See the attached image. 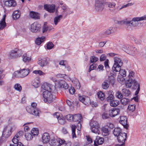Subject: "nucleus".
I'll use <instances>...</instances> for the list:
<instances>
[{
    "label": "nucleus",
    "mask_w": 146,
    "mask_h": 146,
    "mask_svg": "<svg viewBox=\"0 0 146 146\" xmlns=\"http://www.w3.org/2000/svg\"><path fill=\"white\" fill-rule=\"evenodd\" d=\"M36 103H32L31 106L26 107V110L28 113L36 116H38L40 111L38 108H36Z\"/></svg>",
    "instance_id": "f257e3e1"
},
{
    "label": "nucleus",
    "mask_w": 146,
    "mask_h": 146,
    "mask_svg": "<svg viewBox=\"0 0 146 146\" xmlns=\"http://www.w3.org/2000/svg\"><path fill=\"white\" fill-rule=\"evenodd\" d=\"M114 63L112 68L113 72H119L123 65V62L121 59L117 57L114 58Z\"/></svg>",
    "instance_id": "f03ea898"
},
{
    "label": "nucleus",
    "mask_w": 146,
    "mask_h": 146,
    "mask_svg": "<svg viewBox=\"0 0 146 146\" xmlns=\"http://www.w3.org/2000/svg\"><path fill=\"white\" fill-rule=\"evenodd\" d=\"M145 20H146V15L141 17H134L132 19V20L128 21L129 24L127 27L128 28L129 26H131L133 27L137 26L139 24L138 21Z\"/></svg>",
    "instance_id": "7ed1b4c3"
},
{
    "label": "nucleus",
    "mask_w": 146,
    "mask_h": 146,
    "mask_svg": "<svg viewBox=\"0 0 146 146\" xmlns=\"http://www.w3.org/2000/svg\"><path fill=\"white\" fill-rule=\"evenodd\" d=\"M30 72L28 68H24L15 72L14 76L16 77L23 78L27 76Z\"/></svg>",
    "instance_id": "20e7f679"
},
{
    "label": "nucleus",
    "mask_w": 146,
    "mask_h": 146,
    "mask_svg": "<svg viewBox=\"0 0 146 146\" xmlns=\"http://www.w3.org/2000/svg\"><path fill=\"white\" fill-rule=\"evenodd\" d=\"M90 129L92 132L99 134L100 128L99 123L96 121H92L90 123Z\"/></svg>",
    "instance_id": "39448f33"
},
{
    "label": "nucleus",
    "mask_w": 146,
    "mask_h": 146,
    "mask_svg": "<svg viewBox=\"0 0 146 146\" xmlns=\"http://www.w3.org/2000/svg\"><path fill=\"white\" fill-rule=\"evenodd\" d=\"M51 91H43V96L44 101L45 102L50 103L52 102V95L51 93Z\"/></svg>",
    "instance_id": "423d86ee"
},
{
    "label": "nucleus",
    "mask_w": 146,
    "mask_h": 146,
    "mask_svg": "<svg viewBox=\"0 0 146 146\" xmlns=\"http://www.w3.org/2000/svg\"><path fill=\"white\" fill-rule=\"evenodd\" d=\"M22 54V52L21 50L15 48L11 51L9 56L11 58H17L20 57Z\"/></svg>",
    "instance_id": "0eeeda50"
},
{
    "label": "nucleus",
    "mask_w": 146,
    "mask_h": 146,
    "mask_svg": "<svg viewBox=\"0 0 146 146\" xmlns=\"http://www.w3.org/2000/svg\"><path fill=\"white\" fill-rule=\"evenodd\" d=\"M127 136V133L123 132L117 137L118 141L121 143L118 145L119 146H125L124 143L126 139Z\"/></svg>",
    "instance_id": "6e6552de"
},
{
    "label": "nucleus",
    "mask_w": 146,
    "mask_h": 146,
    "mask_svg": "<svg viewBox=\"0 0 146 146\" xmlns=\"http://www.w3.org/2000/svg\"><path fill=\"white\" fill-rule=\"evenodd\" d=\"M105 0H95V8L98 11H101L104 7V3Z\"/></svg>",
    "instance_id": "1a4fd4ad"
},
{
    "label": "nucleus",
    "mask_w": 146,
    "mask_h": 146,
    "mask_svg": "<svg viewBox=\"0 0 146 146\" xmlns=\"http://www.w3.org/2000/svg\"><path fill=\"white\" fill-rule=\"evenodd\" d=\"M62 10V14L63 16L66 17L67 15L73 13V11H70V9L65 4L63 5L61 7Z\"/></svg>",
    "instance_id": "9d476101"
},
{
    "label": "nucleus",
    "mask_w": 146,
    "mask_h": 146,
    "mask_svg": "<svg viewBox=\"0 0 146 146\" xmlns=\"http://www.w3.org/2000/svg\"><path fill=\"white\" fill-rule=\"evenodd\" d=\"M12 128L9 126L5 127L3 131V137L5 138H8L11 133V130Z\"/></svg>",
    "instance_id": "9b49d317"
},
{
    "label": "nucleus",
    "mask_w": 146,
    "mask_h": 146,
    "mask_svg": "<svg viewBox=\"0 0 146 146\" xmlns=\"http://www.w3.org/2000/svg\"><path fill=\"white\" fill-rule=\"evenodd\" d=\"M40 25L37 22H35L31 25V30L33 33H37L40 31Z\"/></svg>",
    "instance_id": "f8f14e48"
},
{
    "label": "nucleus",
    "mask_w": 146,
    "mask_h": 146,
    "mask_svg": "<svg viewBox=\"0 0 146 146\" xmlns=\"http://www.w3.org/2000/svg\"><path fill=\"white\" fill-rule=\"evenodd\" d=\"M119 122L126 129H128L129 125L128 123L127 122V118L125 116H121Z\"/></svg>",
    "instance_id": "ddd939ff"
},
{
    "label": "nucleus",
    "mask_w": 146,
    "mask_h": 146,
    "mask_svg": "<svg viewBox=\"0 0 146 146\" xmlns=\"http://www.w3.org/2000/svg\"><path fill=\"white\" fill-rule=\"evenodd\" d=\"M118 72H119V73L120 74L121 76H118L117 77V79L118 81L120 83L123 82L125 80V79L123 77H125L126 76V71L124 70H121V69Z\"/></svg>",
    "instance_id": "4468645a"
},
{
    "label": "nucleus",
    "mask_w": 146,
    "mask_h": 146,
    "mask_svg": "<svg viewBox=\"0 0 146 146\" xmlns=\"http://www.w3.org/2000/svg\"><path fill=\"white\" fill-rule=\"evenodd\" d=\"M44 9L50 13L54 12L55 5H48L45 4L44 6Z\"/></svg>",
    "instance_id": "2eb2a0df"
},
{
    "label": "nucleus",
    "mask_w": 146,
    "mask_h": 146,
    "mask_svg": "<svg viewBox=\"0 0 146 146\" xmlns=\"http://www.w3.org/2000/svg\"><path fill=\"white\" fill-rule=\"evenodd\" d=\"M120 109L119 108H113L109 111L110 116L114 117L119 114Z\"/></svg>",
    "instance_id": "dca6fc26"
},
{
    "label": "nucleus",
    "mask_w": 146,
    "mask_h": 146,
    "mask_svg": "<svg viewBox=\"0 0 146 146\" xmlns=\"http://www.w3.org/2000/svg\"><path fill=\"white\" fill-rule=\"evenodd\" d=\"M4 4L7 7H13L16 5V3L14 0H4Z\"/></svg>",
    "instance_id": "f3484780"
},
{
    "label": "nucleus",
    "mask_w": 146,
    "mask_h": 146,
    "mask_svg": "<svg viewBox=\"0 0 146 146\" xmlns=\"http://www.w3.org/2000/svg\"><path fill=\"white\" fill-rule=\"evenodd\" d=\"M50 139V137L49 133H45L43 134L42 137V141L44 143H48Z\"/></svg>",
    "instance_id": "a211bd4d"
},
{
    "label": "nucleus",
    "mask_w": 146,
    "mask_h": 146,
    "mask_svg": "<svg viewBox=\"0 0 146 146\" xmlns=\"http://www.w3.org/2000/svg\"><path fill=\"white\" fill-rule=\"evenodd\" d=\"M133 88L135 89H137L135 93V95L137 96L139 93L140 90V85L139 83L135 80L133 81Z\"/></svg>",
    "instance_id": "6ab92c4d"
},
{
    "label": "nucleus",
    "mask_w": 146,
    "mask_h": 146,
    "mask_svg": "<svg viewBox=\"0 0 146 146\" xmlns=\"http://www.w3.org/2000/svg\"><path fill=\"white\" fill-rule=\"evenodd\" d=\"M104 139L99 136H97L94 141V146H98V145H102L104 143Z\"/></svg>",
    "instance_id": "aec40b11"
},
{
    "label": "nucleus",
    "mask_w": 146,
    "mask_h": 146,
    "mask_svg": "<svg viewBox=\"0 0 146 146\" xmlns=\"http://www.w3.org/2000/svg\"><path fill=\"white\" fill-rule=\"evenodd\" d=\"M29 16L31 18L35 20L39 19L40 17V15L39 13L33 11L30 12Z\"/></svg>",
    "instance_id": "412c9836"
},
{
    "label": "nucleus",
    "mask_w": 146,
    "mask_h": 146,
    "mask_svg": "<svg viewBox=\"0 0 146 146\" xmlns=\"http://www.w3.org/2000/svg\"><path fill=\"white\" fill-rule=\"evenodd\" d=\"M60 87L66 90L68 88V85L66 82L64 80H61L59 81L58 82Z\"/></svg>",
    "instance_id": "4be33fe9"
},
{
    "label": "nucleus",
    "mask_w": 146,
    "mask_h": 146,
    "mask_svg": "<svg viewBox=\"0 0 146 146\" xmlns=\"http://www.w3.org/2000/svg\"><path fill=\"white\" fill-rule=\"evenodd\" d=\"M47 63V59L46 58L38 59V64L41 66L43 67L46 66Z\"/></svg>",
    "instance_id": "5701e85b"
},
{
    "label": "nucleus",
    "mask_w": 146,
    "mask_h": 146,
    "mask_svg": "<svg viewBox=\"0 0 146 146\" xmlns=\"http://www.w3.org/2000/svg\"><path fill=\"white\" fill-rule=\"evenodd\" d=\"M106 5H108L109 8V9L110 11L114 12L115 10V6L116 4L115 3L109 2L107 3Z\"/></svg>",
    "instance_id": "b1692460"
},
{
    "label": "nucleus",
    "mask_w": 146,
    "mask_h": 146,
    "mask_svg": "<svg viewBox=\"0 0 146 146\" xmlns=\"http://www.w3.org/2000/svg\"><path fill=\"white\" fill-rule=\"evenodd\" d=\"M41 88L42 89L45 91H51L50 85L49 84L47 83H44L42 86Z\"/></svg>",
    "instance_id": "393cba45"
},
{
    "label": "nucleus",
    "mask_w": 146,
    "mask_h": 146,
    "mask_svg": "<svg viewBox=\"0 0 146 146\" xmlns=\"http://www.w3.org/2000/svg\"><path fill=\"white\" fill-rule=\"evenodd\" d=\"M82 117L80 114H76L74 115L73 121L78 122V124L82 121Z\"/></svg>",
    "instance_id": "a878e982"
},
{
    "label": "nucleus",
    "mask_w": 146,
    "mask_h": 146,
    "mask_svg": "<svg viewBox=\"0 0 146 146\" xmlns=\"http://www.w3.org/2000/svg\"><path fill=\"white\" fill-rule=\"evenodd\" d=\"M115 28L110 27L104 32V34L109 35L114 33L115 31Z\"/></svg>",
    "instance_id": "bb28decb"
},
{
    "label": "nucleus",
    "mask_w": 146,
    "mask_h": 146,
    "mask_svg": "<svg viewBox=\"0 0 146 146\" xmlns=\"http://www.w3.org/2000/svg\"><path fill=\"white\" fill-rule=\"evenodd\" d=\"M6 15H4L3 16L2 20L0 22V30L3 29L6 26V23L5 22Z\"/></svg>",
    "instance_id": "cd10ccee"
},
{
    "label": "nucleus",
    "mask_w": 146,
    "mask_h": 146,
    "mask_svg": "<svg viewBox=\"0 0 146 146\" xmlns=\"http://www.w3.org/2000/svg\"><path fill=\"white\" fill-rule=\"evenodd\" d=\"M22 57L23 61L25 62H29L31 61V56L27 54H24Z\"/></svg>",
    "instance_id": "c85d7f7f"
},
{
    "label": "nucleus",
    "mask_w": 146,
    "mask_h": 146,
    "mask_svg": "<svg viewBox=\"0 0 146 146\" xmlns=\"http://www.w3.org/2000/svg\"><path fill=\"white\" fill-rule=\"evenodd\" d=\"M110 129L106 127H103L102 128V135L104 136L108 135L109 133Z\"/></svg>",
    "instance_id": "c756f323"
},
{
    "label": "nucleus",
    "mask_w": 146,
    "mask_h": 146,
    "mask_svg": "<svg viewBox=\"0 0 146 146\" xmlns=\"http://www.w3.org/2000/svg\"><path fill=\"white\" fill-rule=\"evenodd\" d=\"M113 94L114 93L112 91L110 90L109 91L108 94H110V95L106 98V100L108 102L110 103L111 101L114 100V97L113 95Z\"/></svg>",
    "instance_id": "7c9ffc66"
},
{
    "label": "nucleus",
    "mask_w": 146,
    "mask_h": 146,
    "mask_svg": "<svg viewBox=\"0 0 146 146\" xmlns=\"http://www.w3.org/2000/svg\"><path fill=\"white\" fill-rule=\"evenodd\" d=\"M122 132L121 129L118 127L115 128L113 131V135L116 137H117L120 134V133Z\"/></svg>",
    "instance_id": "2f4dec72"
},
{
    "label": "nucleus",
    "mask_w": 146,
    "mask_h": 146,
    "mask_svg": "<svg viewBox=\"0 0 146 146\" xmlns=\"http://www.w3.org/2000/svg\"><path fill=\"white\" fill-rule=\"evenodd\" d=\"M21 13L19 10L14 11L13 14V17L15 20H16L19 18L20 16Z\"/></svg>",
    "instance_id": "473e14b6"
},
{
    "label": "nucleus",
    "mask_w": 146,
    "mask_h": 146,
    "mask_svg": "<svg viewBox=\"0 0 146 146\" xmlns=\"http://www.w3.org/2000/svg\"><path fill=\"white\" fill-rule=\"evenodd\" d=\"M136 50L137 49L135 47L131 46V48L129 51L128 54L132 56L135 55L137 53Z\"/></svg>",
    "instance_id": "72a5a7b5"
},
{
    "label": "nucleus",
    "mask_w": 146,
    "mask_h": 146,
    "mask_svg": "<svg viewBox=\"0 0 146 146\" xmlns=\"http://www.w3.org/2000/svg\"><path fill=\"white\" fill-rule=\"evenodd\" d=\"M45 37L44 36L37 38L35 40V43L37 45H39L45 40Z\"/></svg>",
    "instance_id": "f704fd0d"
},
{
    "label": "nucleus",
    "mask_w": 146,
    "mask_h": 146,
    "mask_svg": "<svg viewBox=\"0 0 146 146\" xmlns=\"http://www.w3.org/2000/svg\"><path fill=\"white\" fill-rule=\"evenodd\" d=\"M62 15H60L55 17L54 19V24L56 25L58 23L60 22L61 19L62 18Z\"/></svg>",
    "instance_id": "c9c22d12"
},
{
    "label": "nucleus",
    "mask_w": 146,
    "mask_h": 146,
    "mask_svg": "<svg viewBox=\"0 0 146 146\" xmlns=\"http://www.w3.org/2000/svg\"><path fill=\"white\" fill-rule=\"evenodd\" d=\"M109 82L107 80H105L102 84V87L103 89L106 90L109 88Z\"/></svg>",
    "instance_id": "e433bc0d"
},
{
    "label": "nucleus",
    "mask_w": 146,
    "mask_h": 146,
    "mask_svg": "<svg viewBox=\"0 0 146 146\" xmlns=\"http://www.w3.org/2000/svg\"><path fill=\"white\" fill-rule=\"evenodd\" d=\"M32 83L33 85V86L36 88H38L40 84V81L38 78H36L33 81Z\"/></svg>",
    "instance_id": "4c0bfd02"
},
{
    "label": "nucleus",
    "mask_w": 146,
    "mask_h": 146,
    "mask_svg": "<svg viewBox=\"0 0 146 146\" xmlns=\"http://www.w3.org/2000/svg\"><path fill=\"white\" fill-rule=\"evenodd\" d=\"M49 144L52 146H55L56 145L58 144V141L55 139L54 138L51 139L49 142Z\"/></svg>",
    "instance_id": "58836bf2"
},
{
    "label": "nucleus",
    "mask_w": 146,
    "mask_h": 146,
    "mask_svg": "<svg viewBox=\"0 0 146 146\" xmlns=\"http://www.w3.org/2000/svg\"><path fill=\"white\" fill-rule=\"evenodd\" d=\"M31 133L32 135L37 136L39 133L38 129L37 128H33L31 130Z\"/></svg>",
    "instance_id": "ea45409f"
},
{
    "label": "nucleus",
    "mask_w": 146,
    "mask_h": 146,
    "mask_svg": "<svg viewBox=\"0 0 146 146\" xmlns=\"http://www.w3.org/2000/svg\"><path fill=\"white\" fill-rule=\"evenodd\" d=\"M119 102L118 101L113 100L111 101L110 103V105L113 107H116L119 104Z\"/></svg>",
    "instance_id": "a19ab883"
},
{
    "label": "nucleus",
    "mask_w": 146,
    "mask_h": 146,
    "mask_svg": "<svg viewBox=\"0 0 146 146\" xmlns=\"http://www.w3.org/2000/svg\"><path fill=\"white\" fill-rule=\"evenodd\" d=\"M71 127L72 131V137L73 138H76V137L75 134L76 126L75 125H71Z\"/></svg>",
    "instance_id": "79ce46f5"
},
{
    "label": "nucleus",
    "mask_w": 146,
    "mask_h": 146,
    "mask_svg": "<svg viewBox=\"0 0 146 146\" xmlns=\"http://www.w3.org/2000/svg\"><path fill=\"white\" fill-rule=\"evenodd\" d=\"M123 94L125 96H128L130 94V91L129 90L125 88L123 89L122 90Z\"/></svg>",
    "instance_id": "37998d69"
},
{
    "label": "nucleus",
    "mask_w": 146,
    "mask_h": 146,
    "mask_svg": "<svg viewBox=\"0 0 146 146\" xmlns=\"http://www.w3.org/2000/svg\"><path fill=\"white\" fill-rule=\"evenodd\" d=\"M129 100L127 98H124L121 99V104L123 105H126L128 104L129 102Z\"/></svg>",
    "instance_id": "c03bdc74"
},
{
    "label": "nucleus",
    "mask_w": 146,
    "mask_h": 146,
    "mask_svg": "<svg viewBox=\"0 0 146 146\" xmlns=\"http://www.w3.org/2000/svg\"><path fill=\"white\" fill-rule=\"evenodd\" d=\"M50 27L47 25L45 24L42 27V32L43 33H45L47 31H50Z\"/></svg>",
    "instance_id": "a18cd8bd"
},
{
    "label": "nucleus",
    "mask_w": 146,
    "mask_h": 146,
    "mask_svg": "<svg viewBox=\"0 0 146 146\" xmlns=\"http://www.w3.org/2000/svg\"><path fill=\"white\" fill-rule=\"evenodd\" d=\"M19 139L18 134H16L12 139V141L14 143L17 144L19 142Z\"/></svg>",
    "instance_id": "49530a36"
},
{
    "label": "nucleus",
    "mask_w": 146,
    "mask_h": 146,
    "mask_svg": "<svg viewBox=\"0 0 146 146\" xmlns=\"http://www.w3.org/2000/svg\"><path fill=\"white\" fill-rule=\"evenodd\" d=\"M99 98L102 100H103L105 98L104 93L102 92H100L98 93Z\"/></svg>",
    "instance_id": "de8ad7c7"
},
{
    "label": "nucleus",
    "mask_w": 146,
    "mask_h": 146,
    "mask_svg": "<svg viewBox=\"0 0 146 146\" xmlns=\"http://www.w3.org/2000/svg\"><path fill=\"white\" fill-rule=\"evenodd\" d=\"M131 46L128 45H124L122 47V50L128 54Z\"/></svg>",
    "instance_id": "09e8293b"
},
{
    "label": "nucleus",
    "mask_w": 146,
    "mask_h": 146,
    "mask_svg": "<svg viewBox=\"0 0 146 146\" xmlns=\"http://www.w3.org/2000/svg\"><path fill=\"white\" fill-rule=\"evenodd\" d=\"M133 81L131 79H129L125 83V85L127 88H130L132 85Z\"/></svg>",
    "instance_id": "8fccbe9b"
},
{
    "label": "nucleus",
    "mask_w": 146,
    "mask_h": 146,
    "mask_svg": "<svg viewBox=\"0 0 146 146\" xmlns=\"http://www.w3.org/2000/svg\"><path fill=\"white\" fill-rule=\"evenodd\" d=\"M118 23L120 25H123L124 24L126 26H128V25L129 24V23L128 22V20L127 19H126L125 20H122L119 21H117Z\"/></svg>",
    "instance_id": "3c124183"
},
{
    "label": "nucleus",
    "mask_w": 146,
    "mask_h": 146,
    "mask_svg": "<svg viewBox=\"0 0 146 146\" xmlns=\"http://www.w3.org/2000/svg\"><path fill=\"white\" fill-rule=\"evenodd\" d=\"M91 102L90 98L87 96H86L83 103L86 105H89L90 103Z\"/></svg>",
    "instance_id": "603ef678"
},
{
    "label": "nucleus",
    "mask_w": 146,
    "mask_h": 146,
    "mask_svg": "<svg viewBox=\"0 0 146 146\" xmlns=\"http://www.w3.org/2000/svg\"><path fill=\"white\" fill-rule=\"evenodd\" d=\"M14 88L15 90L19 92H21L22 90V87L19 84H16L14 86Z\"/></svg>",
    "instance_id": "864d4df0"
},
{
    "label": "nucleus",
    "mask_w": 146,
    "mask_h": 146,
    "mask_svg": "<svg viewBox=\"0 0 146 146\" xmlns=\"http://www.w3.org/2000/svg\"><path fill=\"white\" fill-rule=\"evenodd\" d=\"M25 136L28 141L31 140L33 138L32 134L30 133H25Z\"/></svg>",
    "instance_id": "5fc2aeb1"
},
{
    "label": "nucleus",
    "mask_w": 146,
    "mask_h": 146,
    "mask_svg": "<svg viewBox=\"0 0 146 146\" xmlns=\"http://www.w3.org/2000/svg\"><path fill=\"white\" fill-rule=\"evenodd\" d=\"M98 58L95 56H93L91 57L90 62L93 63L96 62L98 60Z\"/></svg>",
    "instance_id": "6e6d98bb"
},
{
    "label": "nucleus",
    "mask_w": 146,
    "mask_h": 146,
    "mask_svg": "<svg viewBox=\"0 0 146 146\" xmlns=\"http://www.w3.org/2000/svg\"><path fill=\"white\" fill-rule=\"evenodd\" d=\"M97 64L93 63L90 66L88 70V72H90L92 70L95 69L97 67Z\"/></svg>",
    "instance_id": "4d7b16f0"
},
{
    "label": "nucleus",
    "mask_w": 146,
    "mask_h": 146,
    "mask_svg": "<svg viewBox=\"0 0 146 146\" xmlns=\"http://www.w3.org/2000/svg\"><path fill=\"white\" fill-rule=\"evenodd\" d=\"M134 3H129L126 5H123L119 9V10H120L123 8L127 7L129 6H131L133 5Z\"/></svg>",
    "instance_id": "13d9d810"
},
{
    "label": "nucleus",
    "mask_w": 146,
    "mask_h": 146,
    "mask_svg": "<svg viewBox=\"0 0 146 146\" xmlns=\"http://www.w3.org/2000/svg\"><path fill=\"white\" fill-rule=\"evenodd\" d=\"M128 109L132 112L135 109V104L129 105L128 108Z\"/></svg>",
    "instance_id": "bf43d9fd"
},
{
    "label": "nucleus",
    "mask_w": 146,
    "mask_h": 146,
    "mask_svg": "<svg viewBox=\"0 0 146 146\" xmlns=\"http://www.w3.org/2000/svg\"><path fill=\"white\" fill-rule=\"evenodd\" d=\"M131 39L132 40L134 41L135 43L137 44H140L141 42V40L139 39H138L134 37L133 36H132Z\"/></svg>",
    "instance_id": "052dcab7"
},
{
    "label": "nucleus",
    "mask_w": 146,
    "mask_h": 146,
    "mask_svg": "<svg viewBox=\"0 0 146 146\" xmlns=\"http://www.w3.org/2000/svg\"><path fill=\"white\" fill-rule=\"evenodd\" d=\"M58 123L61 125L64 124L66 122L65 119L64 118H62L61 117L58 119Z\"/></svg>",
    "instance_id": "680f3d73"
},
{
    "label": "nucleus",
    "mask_w": 146,
    "mask_h": 146,
    "mask_svg": "<svg viewBox=\"0 0 146 146\" xmlns=\"http://www.w3.org/2000/svg\"><path fill=\"white\" fill-rule=\"evenodd\" d=\"M115 96L119 99H120L122 98L123 97V95L121 92L119 91H118L116 92L115 94Z\"/></svg>",
    "instance_id": "e2e57ef3"
},
{
    "label": "nucleus",
    "mask_w": 146,
    "mask_h": 146,
    "mask_svg": "<svg viewBox=\"0 0 146 146\" xmlns=\"http://www.w3.org/2000/svg\"><path fill=\"white\" fill-rule=\"evenodd\" d=\"M54 46V45L52 42H49L47 44V48L48 50H50Z\"/></svg>",
    "instance_id": "0e129e2a"
},
{
    "label": "nucleus",
    "mask_w": 146,
    "mask_h": 146,
    "mask_svg": "<svg viewBox=\"0 0 146 146\" xmlns=\"http://www.w3.org/2000/svg\"><path fill=\"white\" fill-rule=\"evenodd\" d=\"M134 76V73L133 72L130 71L129 72V74L128 76L129 78V79L132 80L133 81L134 79L132 78H133Z\"/></svg>",
    "instance_id": "69168bd1"
},
{
    "label": "nucleus",
    "mask_w": 146,
    "mask_h": 146,
    "mask_svg": "<svg viewBox=\"0 0 146 146\" xmlns=\"http://www.w3.org/2000/svg\"><path fill=\"white\" fill-rule=\"evenodd\" d=\"M33 73L36 74H38L40 75H44L45 74L44 73L40 70H34L33 71Z\"/></svg>",
    "instance_id": "338daca9"
},
{
    "label": "nucleus",
    "mask_w": 146,
    "mask_h": 146,
    "mask_svg": "<svg viewBox=\"0 0 146 146\" xmlns=\"http://www.w3.org/2000/svg\"><path fill=\"white\" fill-rule=\"evenodd\" d=\"M110 113L108 114L107 113L104 112L102 115V117L104 119H107L109 117Z\"/></svg>",
    "instance_id": "774afa93"
}]
</instances>
